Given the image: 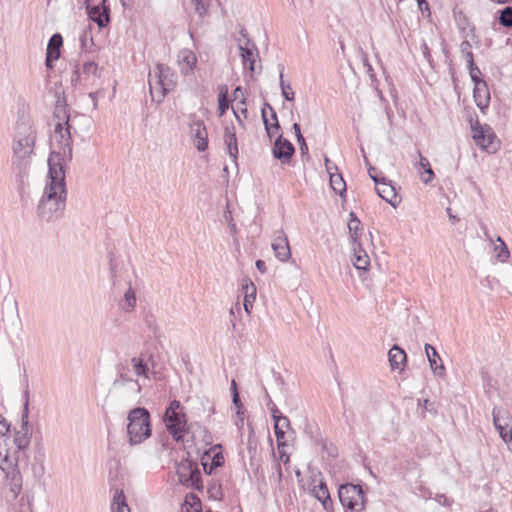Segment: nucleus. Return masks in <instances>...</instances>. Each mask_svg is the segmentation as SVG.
<instances>
[{
  "label": "nucleus",
  "mask_w": 512,
  "mask_h": 512,
  "mask_svg": "<svg viewBox=\"0 0 512 512\" xmlns=\"http://www.w3.org/2000/svg\"><path fill=\"white\" fill-rule=\"evenodd\" d=\"M67 189L65 170L50 168L42 196L37 204L38 217L46 222L61 218L66 207Z\"/></svg>",
  "instance_id": "1"
},
{
  "label": "nucleus",
  "mask_w": 512,
  "mask_h": 512,
  "mask_svg": "<svg viewBox=\"0 0 512 512\" xmlns=\"http://www.w3.org/2000/svg\"><path fill=\"white\" fill-rule=\"evenodd\" d=\"M126 432L130 446L139 445L151 437V417L146 408L136 407L128 412Z\"/></svg>",
  "instance_id": "2"
},
{
  "label": "nucleus",
  "mask_w": 512,
  "mask_h": 512,
  "mask_svg": "<svg viewBox=\"0 0 512 512\" xmlns=\"http://www.w3.org/2000/svg\"><path fill=\"white\" fill-rule=\"evenodd\" d=\"M54 139L58 144V149L50 153L48 166L56 169L60 167L65 170L66 165L72 160L71 126H63L62 122H56Z\"/></svg>",
  "instance_id": "3"
},
{
  "label": "nucleus",
  "mask_w": 512,
  "mask_h": 512,
  "mask_svg": "<svg viewBox=\"0 0 512 512\" xmlns=\"http://www.w3.org/2000/svg\"><path fill=\"white\" fill-rule=\"evenodd\" d=\"M113 387L118 391L121 401L126 404H131L141 393L142 385L131 376L128 360L117 364Z\"/></svg>",
  "instance_id": "4"
},
{
  "label": "nucleus",
  "mask_w": 512,
  "mask_h": 512,
  "mask_svg": "<svg viewBox=\"0 0 512 512\" xmlns=\"http://www.w3.org/2000/svg\"><path fill=\"white\" fill-rule=\"evenodd\" d=\"M164 423L173 439L176 441L183 439L188 428L185 408L180 401L173 400L170 402L164 414Z\"/></svg>",
  "instance_id": "5"
},
{
  "label": "nucleus",
  "mask_w": 512,
  "mask_h": 512,
  "mask_svg": "<svg viewBox=\"0 0 512 512\" xmlns=\"http://www.w3.org/2000/svg\"><path fill=\"white\" fill-rule=\"evenodd\" d=\"M0 469L5 474L4 495L7 502L15 501L22 491V475L14 458H1Z\"/></svg>",
  "instance_id": "6"
},
{
  "label": "nucleus",
  "mask_w": 512,
  "mask_h": 512,
  "mask_svg": "<svg viewBox=\"0 0 512 512\" xmlns=\"http://www.w3.org/2000/svg\"><path fill=\"white\" fill-rule=\"evenodd\" d=\"M25 403L21 415V427L16 430L12 439L13 447L11 449V457L14 458L15 463L18 462L19 454L22 453L30 444V433L28 428L29 423V392L24 393Z\"/></svg>",
  "instance_id": "7"
},
{
  "label": "nucleus",
  "mask_w": 512,
  "mask_h": 512,
  "mask_svg": "<svg viewBox=\"0 0 512 512\" xmlns=\"http://www.w3.org/2000/svg\"><path fill=\"white\" fill-rule=\"evenodd\" d=\"M178 481L185 487L202 490L201 471L196 462L189 459L182 460L176 466Z\"/></svg>",
  "instance_id": "8"
},
{
  "label": "nucleus",
  "mask_w": 512,
  "mask_h": 512,
  "mask_svg": "<svg viewBox=\"0 0 512 512\" xmlns=\"http://www.w3.org/2000/svg\"><path fill=\"white\" fill-rule=\"evenodd\" d=\"M472 137L476 145L489 153H494L499 147V141L493 129L488 124H481L478 120L471 124Z\"/></svg>",
  "instance_id": "9"
},
{
  "label": "nucleus",
  "mask_w": 512,
  "mask_h": 512,
  "mask_svg": "<svg viewBox=\"0 0 512 512\" xmlns=\"http://www.w3.org/2000/svg\"><path fill=\"white\" fill-rule=\"evenodd\" d=\"M338 496L343 507L351 511H361L364 508V492L360 485L343 484L339 487Z\"/></svg>",
  "instance_id": "10"
},
{
  "label": "nucleus",
  "mask_w": 512,
  "mask_h": 512,
  "mask_svg": "<svg viewBox=\"0 0 512 512\" xmlns=\"http://www.w3.org/2000/svg\"><path fill=\"white\" fill-rule=\"evenodd\" d=\"M35 135L31 127L26 123L18 124L14 139V153L17 157L24 159L33 151Z\"/></svg>",
  "instance_id": "11"
},
{
  "label": "nucleus",
  "mask_w": 512,
  "mask_h": 512,
  "mask_svg": "<svg viewBox=\"0 0 512 512\" xmlns=\"http://www.w3.org/2000/svg\"><path fill=\"white\" fill-rule=\"evenodd\" d=\"M241 38L237 39L240 56L245 68H248L251 73L255 71V62L258 57L257 48L254 43L247 38V33L244 29L240 31Z\"/></svg>",
  "instance_id": "12"
},
{
  "label": "nucleus",
  "mask_w": 512,
  "mask_h": 512,
  "mask_svg": "<svg viewBox=\"0 0 512 512\" xmlns=\"http://www.w3.org/2000/svg\"><path fill=\"white\" fill-rule=\"evenodd\" d=\"M374 167H369V176L376 184V191L379 197L388 202L391 206L397 207L400 203V198L397 195L395 187L391 182H387L384 177L372 176V171H375Z\"/></svg>",
  "instance_id": "13"
},
{
  "label": "nucleus",
  "mask_w": 512,
  "mask_h": 512,
  "mask_svg": "<svg viewBox=\"0 0 512 512\" xmlns=\"http://www.w3.org/2000/svg\"><path fill=\"white\" fill-rule=\"evenodd\" d=\"M189 128L196 149L200 152L205 151L208 147V132L204 121L196 115H191L189 118Z\"/></svg>",
  "instance_id": "14"
},
{
  "label": "nucleus",
  "mask_w": 512,
  "mask_h": 512,
  "mask_svg": "<svg viewBox=\"0 0 512 512\" xmlns=\"http://www.w3.org/2000/svg\"><path fill=\"white\" fill-rule=\"evenodd\" d=\"M86 9L89 18L100 28L109 24V8L105 5V0H87Z\"/></svg>",
  "instance_id": "15"
},
{
  "label": "nucleus",
  "mask_w": 512,
  "mask_h": 512,
  "mask_svg": "<svg viewBox=\"0 0 512 512\" xmlns=\"http://www.w3.org/2000/svg\"><path fill=\"white\" fill-rule=\"evenodd\" d=\"M272 249L275 253V257L282 261H288L291 257V250L288 242L287 235L283 230H279L275 233V237L271 244Z\"/></svg>",
  "instance_id": "16"
},
{
  "label": "nucleus",
  "mask_w": 512,
  "mask_h": 512,
  "mask_svg": "<svg viewBox=\"0 0 512 512\" xmlns=\"http://www.w3.org/2000/svg\"><path fill=\"white\" fill-rule=\"evenodd\" d=\"M295 152V148L293 144L284 138L282 135H279L275 140L272 153L273 156L280 160L283 164L288 163Z\"/></svg>",
  "instance_id": "17"
},
{
  "label": "nucleus",
  "mask_w": 512,
  "mask_h": 512,
  "mask_svg": "<svg viewBox=\"0 0 512 512\" xmlns=\"http://www.w3.org/2000/svg\"><path fill=\"white\" fill-rule=\"evenodd\" d=\"M157 75V84H161L165 86L162 87V91H171L176 86V75L175 73L164 64H157L153 70Z\"/></svg>",
  "instance_id": "18"
},
{
  "label": "nucleus",
  "mask_w": 512,
  "mask_h": 512,
  "mask_svg": "<svg viewBox=\"0 0 512 512\" xmlns=\"http://www.w3.org/2000/svg\"><path fill=\"white\" fill-rule=\"evenodd\" d=\"M425 353L428 358L429 366L435 376L443 377L446 374V369L440 358L437 350L430 344H425Z\"/></svg>",
  "instance_id": "19"
},
{
  "label": "nucleus",
  "mask_w": 512,
  "mask_h": 512,
  "mask_svg": "<svg viewBox=\"0 0 512 512\" xmlns=\"http://www.w3.org/2000/svg\"><path fill=\"white\" fill-rule=\"evenodd\" d=\"M63 44L62 36L58 33L51 36L49 39L47 50H46V60L45 64L48 68H53V62L57 60L60 56V48Z\"/></svg>",
  "instance_id": "20"
},
{
  "label": "nucleus",
  "mask_w": 512,
  "mask_h": 512,
  "mask_svg": "<svg viewBox=\"0 0 512 512\" xmlns=\"http://www.w3.org/2000/svg\"><path fill=\"white\" fill-rule=\"evenodd\" d=\"M262 118L266 132L271 138L274 132L280 130V125L274 108L268 103H266L265 107L262 109Z\"/></svg>",
  "instance_id": "21"
},
{
  "label": "nucleus",
  "mask_w": 512,
  "mask_h": 512,
  "mask_svg": "<svg viewBox=\"0 0 512 512\" xmlns=\"http://www.w3.org/2000/svg\"><path fill=\"white\" fill-rule=\"evenodd\" d=\"M241 291L244 295V310L250 314L253 309V303L256 299V286L249 278H244L241 283Z\"/></svg>",
  "instance_id": "22"
},
{
  "label": "nucleus",
  "mask_w": 512,
  "mask_h": 512,
  "mask_svg": "<svg viewBox=\"0 0 512 512\" xmlns=\"http://www.w3.org/2000/svg\"><path fill=\"white\" fill-rule=\"evenodd\" d=\"M10 424L5 417L0 414V459L11 457V449L8 441L10 440Z\"/></svg>",
  "instance_id": "23"
},
{
  "label": "nucleus",
  "mask_w": 512,
  "mask_h": 512,
  "mask_svg": "<svg viewBox=\"0 0 512 512\" xmlns=\"http://www.w3.org/2000/svg\"><path fill=\"white\" fill-rule=\"evenodd\" d=\"M196 63L197 57L193 51L189 49H183L178 53V64L182 74H191L194 70Z\"/></svg>",
  "instance_id": "24"
},
{
  "label": "nucleus",
  "mask_w": 512,
  "mask_h": 512,
  "mask_svg": "<svg viewBox=\"0 0 512 512\" xmlns=\"http://www.w3.org/2000/svg\"><path fill=\"white\" fill-rule=\"evenodd\" d=\"M224 144L226 145L227 153L236 163L238 157V144L234 125H228L224 130Z\"/></svg>",
  "instance_id": "25"
},
{
  "label": "nucleus",
  "mask_w": 512,
  "mask_h": 512,
  "mask_svg": "<svg viewBox=\"0 0 512 512\" xmlns=\"http://www.w3.org/2000/svg\"><path fill=\"white\" fill-rule=\"evenodd\" d=\"M353 258L352 263L358 270H368L370 266V258L367 252L363 249L360 242L352 243Z\"/></svg>",
  "instance_id": "26"
},
{
  "label": "nucleus",
  "mask_w": 512,
  "mask_h": 512,
  "mask_svg": "<svg viewBox=\"0 0 512 512\" xmlns=\"http://www.w3.org/2000/svg\"><path fill=\"white\" fill-rule=\"evenodd\" d=\"M473 97L477 107L484 111L490 103V92L486 82H476L474 85Z\"/></svg>",
  "instance_id": "27"
},
{
  "label": "nucleus",
  "mask_w": 512,
  "mask_h": 512,
  "mask_svg": "<svg viewBox=\"0 0 512 512\" xmlns=\"http://www.w3.org/2000/svg\"><path fill=\"white\" fill-rule=\"evenodd\" d=\"M417 155L419 161L415 163V168L420 174L421 181L424 184H429L434 179L435 174L431 168L429 160L425 156H423L420 151H417Z\"/></svg>",
  "instance_id": "28"
},
{
  "label": "nucleus",
  "mask_w": 512,
  "mask_h": 512,
  "mask_svg": "<svg viewBox=\"0 0 512 512\" xmlns=\"http://www.w3.org/2000/svg\"><path fill=\"white\" fill-rule=\"evenodd\" d=\"M389 363L392 370H403L406 363V353L398 345H394L388 352Z\"/></svg>",
  "instance_id": "29"
},
{
  "label": "nucleus",
  "mask_w": 512,
  "mask_h": 512,
  "mask_svg": "<svg viewBox=\"0 0 512 512\" xmlns=\"http://www.w3.org/2000/svg\"><path fill=\"white\" fill-rule=\"evenodd\" d=\"M311 492L312 495L322 503L325 510H329L332 507L330 493L324 482L320 481L318 485L314 486Z\"/></svg>",
  "instance_id": "30"
},
{
  "label": "nucleus",
  "mask_w": 512,
  "mask_h": 512,
  "mask_svg": "<svg viewBox=\"0 0 512 512\" xmlns=\"http://www.w3.org/2000/svg\"><path fill=\"white\" fill-rule=\"evenodd\" d=\"M157 80L158 78L156 73L154 71L150 72L148 76L150 94L153 101L160 103L168 91H162V87L165 88V86H163L162 83L157 84Z\"/></svg>",
  "instance_id": "31"
},
{
  "label": "nucleus",
  "mask_w": 512,
  "mask_h": 512,
  "mask_svg": "<svg viewBox=\"0 0 512 512\" xmlns=\"http://www.w3.org/2000/svg\"><path fill=\"white\" fill-rule=\"evenodd\" d=\"M129 362V368L133 370L137 377L149 378V367L143 355L133 356Z\"/></svg>",
  "instance_id": "32"
},
{
  "label": "nucleus",
  "mask_w": 512,
  "mask_h": 512,
  "mask_svg": "<svg viewBox=\"0 0 512 512\" xmlns=\"http://www.w3.org/2000/svg\"><path fill=\"white\" fill-rule=\"evenodd\" d=\"M143 321L151 336L156 340H160L163 336V332L158 323L157 317L152 312H147L144 315Z\"/></svg>",
  "instance_id": "33"
},
{
  "label": "nucleus",
  "mask_w": 512,
  "mask_h": 512,
  "mask_svg": "<svg viewBox=\"0 0 512 512\" xmlns=\"http://www.w3.org/2000/svg\"><path fill=\"white\" fill-rule=\"evenodd\" d=\"M136 294L135 291L129 287L124 293L123 299L119 302L120 309L125 313H131L136 307Z\"/></svg>",
  "instance_id": "34"
},
{
  "label": "nucleus",
  "mask_w": 512,
  "mask_h": 512,
  "mask_svg": "<svg viewBox=\"0 0 512 512\" xmlns=\"http://www.w3.org/2000/svg\"><path fill=\"white\" fill-rule=\"evenodd\" d=\"M111 512H130L123 490L115 491L111 505Z\"/></svg>",
  "instance_id": "35"
},
{
  "label": "nucleus",
  "mask_w": 512,
  "mask_h": 512,
  "mask_svg": "<svg viewBox=\"0 0 512 512\" xmlns=\"http://www.w3.org/2000/svg\"><path fill=\"white\" fill-rule=\"evenodd\" d=\"M496 242L497 244H495L493 248L496 253L495 258L500 262H506L510 257V251L500 236L496 237Z\"/></svg>",
  "instance_id": "36"
},
{
  "label": "nucleus",
  "mask_w": 512,
  "mask_h": 512,
  "mask_svg": "<svg viewBox=\"0 0 512 512\" xmlns=\"http://www.w3.org/2000/svg\"><path fill=\"white\" fill-rule=\"evenodd\" d=\"M349 217H350V220L348 223V229H349V233H350L351 243H357V242H359L358 231L361 230V227H360L361 222L357 218V216L354 212H351L349 214Z\"/></svg>",
  "instance_id": "37"
},
{
  "label": "nucleus",
  "mask_w": 512,
  "mask_h": 512,
  "mask_svg": "<svg viewBox=\"0 0 512 512\" xmlns=\"http://www.w3.org/2000/svg\"><path fill=\"white\" fill-rule=\"evenodd\" d=\"M331 188L340 195L346 190V183L341 174L330 173Z\"/></svg>",
  "instance_id": "38"
},
{
  "label": "nucleus",
  "mask_w": 512,
  "mask_h": 512,
  "mask_svg": "<svg viewBox=\"0 0 512 512\" xmlns=\"http://www.w3.org/2000/svg\"><path fill=\"white\" fill-rule=\"evenodd\" d=\"M218 103L220 116H222L229 107L228 87L226 85H222L219 87Z\"/></svg>",
  "instance_id": "39"
},
{
  "label": "nucleus",
  "mask_w": 512,
  "mask_h": 512,
  "mask_svg": "<svg viewBox=\"0 0 512 512\" xmlns=\"http://www.w3.org/2000/svg\"><path fill=\"white\" fill-rule=\"evenodd\" d=\"M283 69H284V67L281 68L280 75H279L282 96L287 101H293L294 97H295V94H294V92L292 90L291 85L284 81Z\"/></svg>",
  "instance_id": "40"
},
{
  "label": "nucleus",
  "mask_w": 512,
  "mask_h": 512,
  "mask_svg": "<svg viewBox=\"0 0 512 512\" xmlns=\"http://www.w3.org/2000/svg\"><path fill=\"white\" fill-rule=\"evenodd\" d=\"M293 130L295 132V135H296V138H297V141L299 144L301 155L307 156L308 155V146H307L306 141L301 133L300 125L298 123H294Z\"/></svg>",
  "instance_id": "41"
},
{
  "label": "nucleus",
  "mask_w": 512,
  "mask_h": 512,
  "mask_svg": "<svg viewBox=\"0 0 512 512\" xmlns=\"http://www.w3.org/2000/svg\"><path fill=\"white\" fill-rule=\"evenodd\" d=\"M54 118L57 119V122H62L63 126L70 125L69 124V115L67 114L66 107L64 105H57L54 110Z\"/></svg>",
  "instance_id": "42"
},
{
  "label": "nucleus",
  "mask_w": 512,
  "mask_h": 512,
  "mask_svg": "<svg viewBox=\"0 0 512 512\" xmlns=\"http://www.w3.org/2000/svg\"><path fill=\"white\" fill-rule=\"evenodd\" d=\"M184 506H189L194 512L201 511L200 499L193 493H189L186 495Z\"/></svg>",
  "instance_id": "43"
},
{
  "label": "nucleus",
  "mask_w": 512,
  "mask_h": 512,
  "mask_svg": "<svg viewBox=\"0 0 512 512\" xmlns=\"http://www.w3.org/2000/svg\"><path fill=\"white\" fill-rule=\"evenodd\" d=\"M499 22L504 27H512V7L507 6L500 12Z\"/></svg>",
  "instance_id": "44"
},
{
  "label": "nucleus",
  "mask_w": 512,
  "mask_h": 512,
  "mask_svg": "<svg viewBox=\"0 0 512 512\" xmlns=\"http://www.w3.org/2000/svg\"><path fill=\"white\" fill-rule=\"evenodd\" d=\"M79 40L81 43V47L83 49H88V47L93 44L91 29H84L80 33Z\"/></svg>",
  "instance_id": "45"
},
{
  "label": "nucleus",
  "mask_w": 512,
  "mask_h": 512,
  "mask_svg": "<svg viewBox=\"0 0 512 512\" xmlns=\"http://www.w3.org/2000/svg\"><path fill=\"white\" fill-rule=\"evenodd\" d=\"M460 50L463 56L465 57L468 64H472L473 59V53L471 51V44L468 40H464L460 45Z\"/></svg>",
  "instance_id": "46"
},
{
  "label": "nucleus",
  "mask_w": 512,
  "mask_h": 512,
  "mask_svg": "<svg viewBox=\"0 0 512 512\" xmlns=\"http://www.w3.org/2000/svg\"><path fill=\"white\" fill-rule=\"evenodd\" d=\"M32 473L35 479H41L45 473L44 461L40 459L32 464Z\"/></svg>",
  "instance_id": "47"
},
{
  "label": "nucleus",
  "mask_w": 512,
  "mask_h": 512,
  "mask_svg": "<svg viewBox=\"0 0 512 512\" xmlns=\"http://www.w3.org/2000/svg\"><path fill=\"white\" fill-rule=\"evenodd\" d=\"M469 68V74L474 82V85H476V82H484L482 79H480L481 71L480 69L475 65L474 61H472V64H468Z\"/></svg>",
  "instance_id": "48"
},
{
  "label": "nucleus",
  "mask_w": 512,
  "mask_h": 512,
  "mask_svg": "<svg viewBox=\"0 0 512 512\" xmlns=\"http://www.w3.org/2000/svg\"><path fill=\"white\" fill-rule=\"evenodd\" d=\"M501 413H502V408H500V407L493 408V411H492L493 424L498 431L503 430V427H504V424H502L500 421Z\"/></svg>",
  "instance_id": "49"
},
{
  "label": "nucleus",
  "mask_w": 512,
  "mask_h": 512,
  "mask_svg": "<svg viewBox=\"0 0 512 512\" xmlns=\"http://www.w3.org/2000/svg\"><path fill=\"white\" fill-rule=\"evenodd\" d=\"M266 398L268 400L267 405L270 408V411L272 413V417H273L274 422H279V418H280L281 412L279 411L277 406L273 403L272 399L270 398V396H269V394L267 392H266Z\"/></svg>",
  "instance_id": "50"
},
{
  "label": "nucleus",
  "mask_w": 512,
  "mask_h": 512,
  "mask_svg": "<svg viewBox=\"0 0 512 512\" xmlns=\"http://www.w3.org/2000/svg\"><path fill=\"white\" fill-rule=\"evenodd\" d=\"M195 10L200 17H204L208 12V4L205 0H195Z\"/></svg>",
  "instance_id": "51"
},
{
  "label": "nucleus",
  "mask_w": 512,
  "mask_h": 512,
  "mask_svg": "<svg viewBox=\"0 0 512 512\" xmlns=\"http://www.w3.org/2000/svg\"><path fill=\"white\" fill-rule=\"evenodd\" d=\"M508 423L504 424L503 430L498 431L500 434V437L503 439L506 443H512V428L507 430Z\"/></svg>",
  "instance_id": "52"
},
{
  "label": "nucleus",
  "mask_w": 512,
  "mask_h": 512,
  "mask_svg": "<svg viewBox=\"0 0 512 512\" xmlns=\"http://www.w3.org/2000/svg\"><path fill=\"white\" fill-rule=\"evenodd\" d=\"M274 432L277 438V444L278 448H280L281 445H284L281 440L284 438L285 432L282 429V427L279 425V422H274Z\"/></svg>",
  "instance_id": "53"
},
{
  "label": "nucleus",
  "mask_w": 512,
  "mask_h": 512,
  "mask_svg": "<svg viewBox=\"0 0 512 512\" xmlns=\"http://www.w3.org/2000/svg\"><path fill=\"white\" fill-rule=\"evenodd\" d=\"M224 464V457L222 455V453H216L212 459V462H211V465H213L214 467H220Z\"/></svg>",
  "instance_id": "54"
},
{
  "label": "nucleus",
  "mask_w": 512,
  "mask_h": 512,
  "mask_svg": "<svg viewBox=\"0 0 512 512\" xmlns=\"http://www.w3.org/2000/svg\"><path fill=\"white\" fill-rule=\"evenodd\" d=\"M232 396H233V399H232L233 404L237 408V414L240 415L241 414L240 409L242 408V403L240 401L238 391H235V393H233Z\"/></svg>",
  "instance_id": "55"
},
{
  "label": "nucleus",
  "mask_w": 512,
  "mask_h": 512,
  "mask_svg": "<svg viewBox=\"0 0 512 512\" xmlns=\"http://www.w3.org/2000/svg\"><path fill=\"white\" fill-rule=\"evenodd\" d=\"M421 51H422V54H423L424 58H425L429 63H431V54H430V50H429L428 45H427L425 42L421 45Z\"/></svg>",
  "instance_id": "56"
},
{
  "label": "nucleus",
  "mask_w": 512,
  "mask_h": 512,
  "mask_svg": "<svg viewBox=\"0 0 512 512\" xmlns=\"http://www.w3.org/2000/svg\"><path fill=\"white\" fill-rule=\"evenodd\" d=\"M279 425H280L281 427H286V428H288V427L290 426V421H289V419H288L286 416H284V415H282V414H281V415H280V418H279Z\"/></svg>",
  "instance_id": "57"
},
{
  "label": "nucleus",
  "mask_w": 512,
  "mask_h": 512,
  "mask_svg": "<svg viewBox=\"0 0 512 512\" xmlns=\"http://www.w3.org/2000/svg\"><path fill=\"white\" fill-rule=\"evenodd\" d=\"M256 268L261 272V273H265L266 272V263L263 261V260H257L256 263Z\"/></svg>",
  "instance_id": "58"
},
{
  "label": "nucleus",
  "mask_w": 512,
  "mask_h": 512,
  "mask_svg": "<svg viewBox=\"0 0 512 512\" xmlns=\"http://www.w3.org/2000/svg\"><path fill=\"white\" fill-rule=\"evenodd\" d=\"M279 458H280V460H281L284 464L288 463V462H289V460H290L289 455H288V454H286V452H285V451L280 450V449H279Z\"/></svg>",
  "instance_id": "59"
},
{
  "label": "nucleus",
  "mask_w": 512,
  "mask_h": 512,
  "mask_svg": "<svg viewBox=\"0 0 512 512\" xmlns=\"http://www.w3.org/2000/svg\"><path fill=\"white\" fill-rule=\"evenodd\" d=\"M418 6L420 10H427L429 11V4L426 0H417Z\"/></svg>",
  "instance_id": "60"
},
{
  "label": "nucleus",
  "mask_w": 512,
  "mask_h": 512,
  "mask_svg": "<svg viewBox=\"0 0 512 512\" xmlns=\"http://www.w3.org/2000/svg\"><path fill=\"white\" fill-rule=\"evenodd\" d=\"M481 228L483 230V233H484V237L486 238V240H488L489 242H493V238L492 236L489 234L488 232V229L487 227L484 225V224H481Z\"/></svg>",
  "instance_id": "61"
},
{
  "label": "nucleus",
  "mask_w": 512,
  "mask_h": 512,
  "mask_svg": "<svg viewBox=\"0 0 512 512\" xmlns=\"http://www.w3.org/2000/svg\"><path fill=\"white\" fill-rule=\"evenodd\" d=\"M89 97L92 99L93 101V107L94 109H97V106H98V100H97V92H91L89 93Z\"/></svg>",
  "instance_id": "62"
},
{
  "label": "nucleus",
  "mask_w": 512,
  "mask_h": 512,
  "mask_svg": "<svg viewBox=\"0 0 512 512\" xmlns=\"http://www.w3.org/2000/svg\"><path fill=\"white\" fill-rule=\"evenodd\" d=\"M325 165H326L327 172H328L329 174H330V173H332V172H331L332 168H334V169H336V170H337L336 166H335V165H332V163L330 162V160H329L327 157L325 158Z\"/></svg>",
  "instance_id": "63"
},
{
  "label": "nucleus",
  "mask_w": 512,
  "mask_h": 512,
  "mask_svg": "<svg viewBox=\"0 0 512 512\" xmlns=\"http://www.w3.org/2000/svg\"><path fill=\"white\" fill-rule=\"evenodd\" d=\"M84 67H85V69L87 71H90V70L95 71V70H97V65L95 63H87V64H85Z\"/></svg>",
  "instance_id": "64"
}]
</instances>
